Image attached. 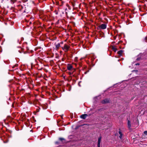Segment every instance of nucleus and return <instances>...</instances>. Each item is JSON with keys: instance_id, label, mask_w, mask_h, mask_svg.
Instances as JSON below:
<instances>
[{"instance_id": "obj_1", "label": "nucleus", "mask_w": 147, "mask_h": 147, "mask_svg": "<svg viewBox=\"0 0 147 147\" xmlns=\"http://www.w3.org/2000/svg\"><path fill=\"white\" fill-rule=\"evenodd\" d=\"M69 48L70 46L67 44H65L64 47H62L63 50L65 52L68 51Z\"/></svg>"}, {"instance_id": "obj_2", "label": "nucleus", "mask_w": 147, "mask_h": 147, "mask_svg": "<svg viewBox=\"0 0 147 147\" xmlns=\"http://www.w3.org/2000/svg\"><path fill=\"white\" fill-rule=\"evenodd\" d=\"M98 27L100 29H104L107 28V25L105 24H102L100 25Z\"/></svg>"}, {"instance_id": "obj_3", "label": "nucleus", "mask_w": 147, "mask_h": 147, "mask_svg": "<svg viewBox=\"0 0 147 147\" xmlns=\"http://www.w3.org/2000/svg\"><path fill=\"white\" fill-rule=\"evenodd\" d=\"M109 102L110 100L107 99H105L102 101V102L103 104H106Z\"/></svg>"}, {"instance_id": "obj_4", "label": "nucleus", "mask_w": 147, "mask_h": 147, "mask_svg": "<svg viewBox=\"0 0 147 147\" xmlns=\"http://www.w3.org/2000/svg\"><path fill=\"white\" fill-rule=\"evenodd\" d=\"M88 116V115L86 114H83L80 116V117L82 119H85Z\"/></svg>"}, {"instance_id": "obj_5", "label": "nucleus", "mask_w": 147, "mask_h": 147, "mask_svg": "<svg viewBox=\"0 0 147 147\" xmlns=\"http://www.w3.org/2000/svg\"><path fill=\"white\" fill-rule=\"evenodd\" d=\"M101 137H99L98 138V147H100V143L101 142Z\"/></svg>"}, {"instance_id": "obj_6", "label": "nucleus", "mask_w": 147, "mask_h": 147, "mask_svg": "<svg viewBox=\"0 0 147 147\" xmlns=\"http://www.w3.org/2000/svg\"><path fill=\"white\" fill-rule=\"evenodd\" d=\"M128 127L129 129H131V124L130 121L129 120L127 122Z\"/></svg>"}, {"instance_id": "obj_7", "label": "nucleus", "mask_w": 147, "mask_h": 147, "mask_svg": "<svg viewBox=\"0 0 147 147\" xmlns=\"http://www.w3.org/2000/svg\"><path fill=\"white\" fill-rule=\"evenodd\" d=\"M67 68L68 70H71L72 68V66L71 65H67Z\"/></svg>"}, {"instance_id": "obj_8", "label": "nucleus", "mask_w": 147, "mask_h": 147, "mask_svg": "<svg viewBox=\"0 0 147 147\" xmlns=\"http://www.w3.org/2000/svg\"><path fill=\"white\" fill-rule=\"evenodd\" d=\"M60 44L59 43H58L57 44H55V47L57 49H58L59 48V47H60Z\"/></svg>"}, {"instance_id": "obj_9", "label": "nucleus", "mask_w": 147, "mask_h": 147, "mask_svg": "<svg viewBox=\"0 0 147 147\" xmlns=\"http://www.w3.org/2000/svg\"><path fill=\"white\" fill-rule=\"evenodd\" d=\"M119 133L120 135V136H119V137L121 139L122 137V134L120 131H119Z\"/></svg>"}, {"instance_id": "obj_10", "label": "nucleus", "mask_w": 147, "mask_h": 147, "mask_svg": "<svg viewBox=\"0 0 147 147\" xmlns=\"http://www.w3.org/2000/svg\"><path fill=\"white\" fill-rule=\"evenodd\" d=\"M17 50L18 51V52L20 53L22 52V49L21 47H18V49H17Z\"/></svg>"}, {"instance_id": "obj_11", "label": "nucleus", "mask_w": 147, "mask_h": 147, "mask_svg": "<svg viewBox=\"0 0 147 147\" xmlns=\"http://www.w3.org/2000/svg\"><path fill=\"white\" fill-rule=\"evenodd\" d=\"M123 51L122 50L118 52V53L119 55H121L123 53Z\"/></svg>"}, {"instance_id": "obj_12", "label": "nucleus", "mask_w": 147, "mask_h": 147, "mask_svg": "<svg viewBox=\"0 0 147 147\" xmlns=\"http://www.w3.org/2000/svg\"><path fill=\"white\" fill-rule=\"evenodd\" d=\"M144 134L147 135V131H145L144 132Z\"/></svg>"}, {"instance_id": "obj_13", "label": "nucleus", "mask_w": 147, "mask_h": 147, "mask_svg": "<svg viewBox=\"0 0 147 147\" xmlns=\"http://www.w3.org/2000/svg\"><path fill=\"white\" fill-rule=\"evenodd\" d=\"M11 1H12L13 3H14L15 2H16V0H11Z\"/></svg>"}, {"instance_id": "obj_14", "label": "nucleus", "mask_w": 147, "mask_h": 147, "mask_svg": "<svg viewBox=\"0 0 147 147\" xmlns=\"http://www.w3.org/2000/svg\"><path fill=\"white\" fill-rule=\"evenodd\" d=\"M59 140H61V141H62V140H64V139L63 138H59Z\"/></svg>"}, {"instance_id": "obj_15", "label": "nucleus", "mask_w": 147, "mask_h": 147, "mask_svg": "<svg viewBox=\"0 0 147 147\" xmlns=\"http://www.w3.org/2000/svg\"><path fill=\"white\" fill-rule=\"evenodd\" d=\"M77 57H76L75 59V61H76L77 60Z\"/></svg>"}, {"instance_id": "obj_16", "label": "nucleus", "mask_w": 147, "mask_h": 147, "mask_svg": "<svg viewBox=\"0 0 147 147\" xmlns=\"http://www.w3.org/2000/svg\"><path fill=\"white\" fill-rule=\"evenodd\" d=\"M17 42H19V40H17Z\"/></svg>"}, {"instance_id": "obj_17", "label": "nucleus", "mask_w": 147, "mask_h": 147, "mask_svg": "<svg viewBox=\"0 0 147 147\" xmlns=\"http://www.w3.org/2000/svg\"><path fill=\"white\" fill-rule=\"evenodd\" d=\"M139 63H137V64H136V65H139Z\"/></svg>"}, {"instance_id": "obj_18", "label": "nucleus", "mask_w": 147, "mask_h": 147, "mask_svg": "<svg viewBox=\"0 0 147 147\" xmlns=\"http://www.w3.org/2000/svg\"><path fill=\"white\" fill-rule=\"evenodd\" d=\"M63 42H61V44H63Z\"/></svg>"}]
</instances>
